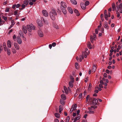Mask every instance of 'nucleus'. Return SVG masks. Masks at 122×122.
I'll return each instance as SVG.
<instances>
[{"label":"nucleus","instance_id":"1","mask_svg":"<svg viewBox=\"0 0 122 122\" xmlns=\"http://www.w3.org/2000/svg\"><path fill=\"white\" fill-rule=\"evenodd\" d=\"M50 15L52 19L54 20L55 19V17L57 15V13L54 10H52L50 12Z\"/></svg>","mask_w":122,"mask_h":122},{"label":"nucleus","instance_id":"2","mask_svg":"<svg viewBox=\"0 0 122 122\" xmlns=\"http://www.w3.org/2000/svg\"><path fill=\"white\" fill-rule=\"evenodd\" d=\"M97 107V106H91V107H89L88 109L89 110L88 111V112L90 114H93L94 113V112L91 110H93V108L95 109Z\"/></svg>","mask_w":122,"mask_h":122},{"label":"nucleus","instance_id":"3","mask_svg":"<svg viewBox=\"0 0 122 122\" xmlns=\"http://www.w3.org/2000/svg\"><path fill=\"white\" fill-rule=\"evenodd\" d=\"M96 34L94 33L93 34V36L92 35H91L90 36V40L91 42L92 43L93 42V40H96Z\"/></svg>","mask_w":122,"mask_h":122},{"label":"nucleus","instance_id":"4","mask_svg":"<svg viewBox=\"0 0 122 122\" xmlns=\"http://www.w3.org/2000/svg\"><path fill=\"white\" fill-rule=\"evenodd\" d=\"M61 8L62 9L63 8H66L67 7V6L65 3L63 1H61Z\"/></svg>","mask_w":122,"mask_h":122},{"label":"nucleus","instance_id":"5","mask_svg":"<svg viewBox=\"0 0 122 122\" xmlns=\"http://www.w3.org/2000/svg\"><path fill=\"white\" fill-rule=\"evenodd\" d=\"M38 35L40 37H43V33L42 31L40 29L38 30Z\"/></svg>","mask_w":122,"mask_h":122},{"label":"nucleus","instance_id":"6","mask_svg":"<svg viewBox=\"0 0 122 122\" xmlns=\"http://www.w3.org/2000/svg\"><path fill=\"white\" fill-rule=\"evenodd\" d=\"M42 13L43 15L45 17H47L48 16V14L46 10H43L42 11Z\"/></svg>","mask_w":122,"mask_h":122},{"label":"nucleus","instance_id":"7","mask_svg":"<svg viewBox=\"0 0 122 122\" xmlns=\"http://www.w3.org/2000/svg\"><path fill=\"white\" fill-rule=\"evenodd\" d=\"M106 16H104L106 20H108V17L110 16V12H108L106 14Z\"/></svg>","mask_w":122,"mask_h":122},{"label":"nucleus","instance_id":"8","mask_svg":"<svg viewBox=\"0 0 122 122\" xmlns=\"http://www.w3.org/2000/svg\"><path fill=\"white\" fill-rule=\"evenodd\" d=\"M17 41L19 44H21L22 43V41L21 39L19 36L17 37Z\"/></svg>","mask_w":122,"mask_h":122},{"label":"nucleus","instance_id":"9","mask_svg":"<svg viewBox=\"0 0 122 122\" xmlns=\"http://www.w3.org/2000/svg\"><path fill=\"white\" fill-rule=\"evenodd\" d=\"M22 29L24 33L26 34L27 33V30H26V27L25 25H23L22 27Z\"/></svg>","mask_w":122,"mask_h":122},{"label":"nucleus","instance_id":"10","mask_svg":"<svg viewBox=\"0 0 122 122\" xmlns=\"http://www.w3.org/2000/svg\"><path fill=\"white\" fill-rule=\"evenodd\" d=\"M14 45L15 48L17 50L19 49V45L17 43L15 42L14 43Z\"/></svg>","mask_w":122,"mask_h":122},{"label":"nucleus","instance_id":"11","mask_svg":"<svg viewBox=\"0 0 122 122\" xmlns=\"http://www.w3.org/2000/svg\"><path fill=\"white\" fill-rule=\"evenodd\" d=\"M81 7L82 9L85 10L86 8V5H84V3L82 2L80 4Z\"/></svg>","mask_w":122,"mask_h":122},{"label":"nucleus","instance_id":"12","mask_svg":"<svg viewBox=\"0 0 122 122\" xmlns=\"http://www.w3.org/2000/svg\"><path fill=\"white\" fill-rule=\"evenodd\" d=\"M7 45L10 48L11 47V43L10 40H8V41Z\"/></svg>","mask_w":122,"mask_h":122},{"label":"nucleus","instance_id":"13","mask_svg":"<svg viewBox=\"0 0 122 122\" xmlns=\"http://www.w3.org/2000/svg\"><path fill=\"white\" fill-rule=\"evenodd\" d=\"M98 100L96 98H94L93 101V104L94 105L97 104L98 102Z\"/></svg>","mask_w":122,"mask_h":122},{"label":"nucleus","instance_id":"14","mask_svg":"<svg viewBox=\"0 0 122 122\" xmlns=\"http://www.w3.org/2000/svg\"><path fill=\"white\" fill-rule=\"evenodd\" d=\"M6 51L7 54L8 55H10L11 54L10 50L8 48H6Z\"/></svg>","mask_w":122,"mask_h":122},{"label":"nucleus","instance_id":"15","mask_svg":"<svg viewBox=\"0 0 122 122\" xmlns=\"http://www.w3.org/2000/svg\"><path fill=\"white\" fill-rule=\"evenodd\" d=\"M28 30L30 32L31 31V26L29 25H27L26 26Z\"/></svg>","mask_w":122,"mask_h":122},{"label":"nucleus","instance_id":"16","mask_svg":"<svg viewBox=\"0 0 122 122\" xmlns=\"http://www.w3.org/2000/svg\"><path fill=\"white\" fill-rule=\"evenodd\" d=\"M77 107V104H74L72 106L71 109H72V110H75L76 108Z\"/></svg>","mask_w":122,"mask_h":122},{"label":"nucleus","instance_id":"17","mask_svg":"<svg viewBox=\"0 0 122 122\" xmlns=\"http://www.w3.org/2000/svg\"><path fill=\"white\" fill-rule=\"evenodd\" d=\"M11 22L12 24L10 26L9 28L8 29H10L15 24V23L13 20H12L11 21Z\"/></svg>","mask_w":122,"mask_h":122},{"label":"nucleus","instance_id":"18","mask_svg":"<svg viewBox=\"0 0 122 122\" xmlns=\"http://www.w3.org/2000/svg\"><path fill=\"white\" fill-rule=\"evenodd\" d=\"M96 65H94L93 66L92 72L94 73L96 71Z\"/></svg>","mask_w":122,"mask_h":122},{"label":"nucleus","instance_id":"19","mask_svg":"<svg viewBox=\"0 0 122 122\" xmlns=\"http://www.w3.org/2000/svg\"><path fill=\"white\" fill-rule=\"evenodd\" d=\"M112 7L113 11H115L116 10L115 5L114 3H113L112 4Z\"/></svg>","mask_w":122,"mask_h":122},{"label":"nucleus","instance_id":"20","mask_svg":"<svg viewBox=\"0 0 122 122\" xmlns=\"http://www.w3.org/2000/svg\"><path fill=\"white\" fill-rule=\"evenodd\" d=\"M82 55L84 56L85 58H86L87 57V53L86 51H85L82 53Z\"/></svg>","mask_w":122,"mask_h":122},{"label":"nucleus","instance_id":"21","mask_svg":"<svg viewBox=\"0 0 122 122\" xmlns=\"http://www.w3.org/2000/svg\"><path fill=\"white\" fill-rule=\"evenodd\" d=\"M70 0L72 4L75 5L77 4V2L76 0Z\"/></svg>","mask_w":122,"mask_h":122},{"label":"nucleus","instance_id":"22","mask_svg":"<svg viewBox=\"0 0 122 122\" xmlns=\"http://www.w3.org/2000/svg\"><path fill=\"white\" fill-rule=\"evenodd\" d=\"M87 46L89 49H92V46L90 42H88L87 44Z\"/></svg>","mask_w":122,"mask_h":122},{"label":"nucleus","instance_id":"23","mask_svg":"<svg viewBox=\"0 0 122 122\" xmlns=\"http://www.w3.org/2000/svg\"><path fill=\"white\" fill-rule=\"evenodd\" d=\"M68 9L70 13L71 14H72L73 13V11L72 10L71 8L70 7H68Z\"/></svg>","mask_w":122,"mask_h":122},{"label":"nucleus","instance_id":"24","mask_svg":"<svg viewBox=\"0 0 122 122\" xmlns=\"http://www.w3.org/2000/svg\"><path fill=\"white\" fill-rule=\"evenodd\" d=\"M65 8H63L62 9H61V10H62V12L64 14H66L67 13V12L66 11Z\"/></svg>","mask_w":122,"mask_h":122},{"label":"nucleus","instance_id":"25","mask_svg":"<svg viewBox=\"0 0 122 122\" xmlns=\"http://www.w3.org/2000/svg\"><path fill=\"white\" fill-rule=\"evenodd\" d=\"M74 12L76 13L77 16H79L80 15L78 11L76 10H75L74 11Z\"/></svg>","mask_w":122,"mask_h":122},{"label":"nucleus","instance_id":"26","mask_svg":"<svg viewBox=\"0 0 122 122\" xmlns=\"http://www.w3.org/2000/svg\"><path fill=\"white\" fill-rule=\"evenodd\" d=\"M61 97L62 99L64 100H65L66 98V97L65 95L62 94L61 96Z\"/></svg>","mask_w":122,"mask_h":122},{"label":"nucleus","instance_id":"27","mask_svg":"<svg viewBox=\"0 0 122 122\" xmlns=\"http://www.w3.org/2000/svg\"><path fill=\"white\" fill-rule=\"evenodd\" d=\"M55 116L57 118H59L60 116V114L58 113H56L55 114Z\"/></svg>","mask_w":122,"mask_h":122},{"label":"nucleus","instance_id":"28","mask_svg":"<svg viewBox=\"0 0 122 122\" xmlns=\"http://www.w3.org/2000/svg\"><path fill=\"white\" fill-rule=\"evenodd\" d=\"M73 82H72L71 81H70V82H69V86L71 87H73Z\"/></svg>","mask_w":122,"mask_h":122},{"label":"nucleus","instance_id":"29","mask_svg":"<svg viewBox=\"0 0 122 122\" xmlns=\"http://www.w3.org/2000/svg\"><path fill=\"white\" fill-rule=\"evenodd\" d=\"M64 91H65L66 93L67 94H68V92L66 87L65 86H64Z\"/></svg>","mask_w":122,"mask_h":122},{"label":"nucleus","instance_id":"30","mask_svg":"<svg viewBox=\"0 0 122 122\" xmlns=\"http://www.w3.org/2000/svg\"><path fill=\"white\" fill-rule=\"evenodd\" d=\"M59 112L60 113L61 112L63 109L62 108V107L61 105L59 107Z\"/></svg>","mask_w":122,"mask_h":122},{"label":"nucleus","instance_id":"31","mask_svg":"<svg viewBox=\"0 0 122 122\" xmlns=\"http://www.w3.org/2000/svg\"><path fill=\"white\" fill-rule=\"evenodd\" d=\"M3 45L4 46V48L5 51H6V44L5 43H4L3 44Z\"/></svg>","mask_w":122,"mask_h":122},{"label":"nucleus","instance_id":"32","mask_svg":"<svg viewBox=\"0 0 122 122\" xmlns=\"http://www.w3.org/2000/svg\"><path fill=\"white\" fill-rule=\"evenodd\" d=\"M12 51L14 54L15 53H16V51L14 47L12 48Z\"/></svg>","mask_w":122,"mask_h":122},{"label":"nucleus","instance_id":"33","mask_svg":"<svg viewBox=\"0 0 122 122\" xmlns=\"http://www.w3.org/2000/svg\"><path fill=\"white\" fill-rule=\"evenodd\" d=\"M18 11V10H16L14 11V15H16V16L17 17L18 16V15H17V14Z\"/></svg>","mask_w":122,"mask_h":122},{"label":"nucleus","instance_id":"34","mask_svg":"<svg viewBox=\"0 0 122 122\" xmlns=\"http://www.w3.org/2000/svg\"><path fill=\"white\" fill-rule=\"evenodd\" d=\"M70 79H71V81L74 82V79L73 77L71 75H70Z\"/></svg>","mask_w":122,"mask_h":122},{"label":"nucleus","instance_id":"35","mask_svg":"<svg viewBox=\"0 0 122 122\" xmlns=\"http://www.w3.org/2000/svg\"><path fill=\"white\" fill-rule=\"evenodd\" d=\"M105 26H104L105 28H107L108 27L107 23L106 21H105L104 23Z\"/></svg>","mask_w":122,"mask_h":122},{"label":"nucleus","instance_id":"36","mask_svg":"<svg viewBox=\"0 0 122 122\" xmlns=\"http://www.w3.org/2000/svg\"><path fill=\"white\" fill-rule=\"evenodd\" d=\"M118 3V2H117L116 3V6L117 7V9H116V12H118V11L119 10V9L118 8V5H117V4Z\"/></svg>","mask_w":122,"mask_h":122},{"label":"nucleus","instance_id":"37","mask_svg":"<svg viewBox=\"0 0 122 122\" xmlns=\"http://www.w3.org/2000/svg\"><path fill=\"white\" fill-rule=\"evenodd\" d=\"M29 3V1L27 0L25 1L24 2V4H25L26 6Z\"/></svg>","mask_w":122,"mask_h":122},{"label":"nucleus","instance_id":"38","mask_svg":"<svg viewBox=\"0 0 122 122\" xmlns=\"http://www.w3.org/2000/svg\"><path fill=\"white\" fill-rule=\"evenodd\" d=\"M81 117L80 115H79V114L78 115V116L76 117H75L74 118L75 119H76V120L79 119Z\"/></svg>","mask_w":122,"mask_h":122},{"label":"nucleus","instance_id":"39","mask_svg":"<svg viewBox=\"0 0 122 122\" xmlns=\"http://www.w3.org/2000/svg\"><path fill=\"white\" fill-rule=\"evenodd\" d=\"M38 25L40 26H42V24L41 21L38 22Z\"/></svg>","mask_w":122,"mask_h":122},{"label":"nucleus","instance_id":"40","mask_svg":"<svg viewBox=\"0 0 122 122\" xmlns=\"http://www.w3.org/2000/svg\"><path fill=\"white\" fill-rule=\"evenodd\" d=\"M76 59L77 61H79L80 62H81L82 61V60L81 58H79L77 57H76Z\"/></svg>","mask_w":122,"mask_h":122},{"label":"nucleus","instance_id":"41","mask_svg":"<svg viewBox=\"0 0 122 122\" xmlns=\"http://www.w3.org/2000/svg\"><path fill=\"white\" fill-rule=\"evenodd\" d=\"M89 4V1H86L85 3V5L86 6H87Z\"/></svg>","mask_w":122,"mask_h":122},{"label":"nucleus","instance_id":"42","mask_svg":"<svg viewBox=\"0 0 122 122\" xmlns=\"http://www.w3.org/2000/svg\"><path fill=\"white\" fill-rule=\"evenodd\" d=\"M54 27L56 29H58L59 28V27L58 26L56 25L55 24H54L53 25Z\"/></svg>","mask_w":122,"mask_h":122},{"label":"nucleus","instance_id":"43","mask_svg":"<svg viewBox=\"0 0 122 122\" xmlns=\"http://www.w3.org/2000/svg\"><path fill=\"white\" fill-rule=\"evenodd\" d=\"M118 8L120 9H121L122 8V3H121L118 6Z\"/></svg>","mask_w":122,"mask_h":122},{"label":"nucleus","instance_id":"44","mask_svg":"<svg viewBox=\"0 0 122 122\" xmlns=\"http://www.w3.org/2000/svg\"><path fill=\"white\" fill-rule=\"evenodd\" d=\"M121 48V46L120 45L118 46V48L117 49V52H118L119 51V50H120Z\"/></svg>","mask_w":122,"mask_h":122},{"label":"nucleus","instance_id":"45","mask_svg":"<svg viewBox=\"0 0 122 122\" xmlns=\"http://www.w3.org/2000/svg\"><path fill=\"white\" fill-rule=\"evenodd\" d=\"M25 6H26V5H24V4L22 5L21 6V7H22V8L20 9V10H22L23 9H24L25 8Z\"/></svg>","mask_w":122,"mask_h":122},{"label":"nucleus","instance_id":"46","mask_svg":"<svg viewBox=\"0 0 122 122\" xmlns=\"http://www.w3.org/2000/svg\"><path fill=\"white\" fill-rule=\"evenodd\" d=\"M92 87V85L90 83L89 84V85L88 87V90H90L91 88Z\"/></svg>","mask_w":122,"mask_h":122},{"label":"nucleus","instance_id":"47","mask_svg":"<svg viewBox=\"0 0 122 122\" xmlns=\"http://www.w3.org/2000/svg\"><path fill=\"white\" fill-rule=\"evenodd\" d=\"M90 97V96L89 95H88L86 98V102H87L89 98Z\"/></svg>","mask_w":122,"mask_h":122},{"label":"nucleus","instance_id":"48","mask_svg":"<svg viewBox=\"0 0 122 122\" xmlns=\"http://www.w3.org/2000/svg\"><path fill=\"white\" fill-rule=\"evenodd\" d=\"M114 48V46H112L111 48V49L110 50V52H113L114 51L113 49Z\"/></svg>","mask_w":122,"mask_h":122},{"label":"nucleus","instance_id":"49","mask_svg":"<svg viewBox=\"0 0 122 122\" xmlns=\"http://www.w3.org/2000/svg\"><path fill=\"white\" fill-rule=\"evenodd\" d=\"M60 103L62 104H64V101L61 99L60 101Z\"/></svg>","mask_w":122,"mask_h":122},{"label":"nucleus","instance_id":"50","mask_svg":"<svg viewBox=\"0 0 122 122\" xmlns=\"http://www.w3.org/2000/svg\"><path fill=\"white\" fill-rule=\"evenodd\" d=\"M98 29H96L95 30V32L96 34H97L98 33Z\"/></svg>","mask_w":122,"mask_h":122},{"label":"nucleus","instance_id":"51","mask_svg":"<svg viewBox=\"0 0 122 122\" xmlns=\"http://www.w3.org/2000/svg\"><path fill=\"white\" fill-rule=\"evenodd\" d=\"M31 30H34L35 29V28L34 26L33 25L31 26Z\"/></svg>","mask_w":122,"mask_h":122},{"label":"nucleus","instance_id":"52","mask_svg":"<svg viewBox=\"0 0 122 122\" xmlns=\"http://www.w3.org/2000/svg\"><path fill=\"white\" fill-rule=\"evenodd\" d=\"M3 18L5 21L7 19V17L5 16H3Z\"/></svg>","mask_w":122,"mask_h":122},{"label":"nucleus","instance_id":"53","mask_svg":"<svg viewBox=\"0 0 122 122\" xmlns=\"http://www.w3.org/2000/svg\"><path fill=\"white\" fill-rule=\"evenodd\" d=\"M70 119L69 117L68 116L66 118V122H68Z\"/></svg>","mask_w":122,"mask_h":122},{"label":"nucleus","instance_id":"54","mask_svg":"<svg viewBox=\"0 0 122 122\" xmlns=\"http://www.w3.org/2000/svg\"><path fill=\"white\" fill-rule=\"evenodd\" d=\"M56 45V44L55 42H53L52 43V45L53 47L55 46Z\"/></svg>","mask_w":122,"mask_h":122},{"label":"nucleus","instance_id":"55","mask_svg":"<svg viewBox=\"0 0 122 122\" xmlns=\"http://www.w3.org/2000/svg\"><path fill=\"white\" fill-rule=\"evenodd\" d=\"M80 58H81V60L83 59L84 58V56H83L82 55H81L80 56Z\"/></svg>","mask_w":122,"mask_h":122},{"label":"nucleus","instance_id":"56","mask_svg":"<svg viewBox=\"0 0 122 122\" xmlns=\"http://www.w3.org/2000/svg\"><path fill=\"white\" fill-rule=\"evenodd\" d=\"M20 5V4H17L16 6V8H19Z\"/></svg>","mask_w":122,"mask_h":122},{"label":"nucleus","instance_id":"57","mask_svg":"<svg viewBox=\"0 0 122 122\" xmlns=\"http://www.w3.org/2000/svg\"><path fill=\"white\" fill-rule=\"evenodd\" d=\"M107 13V11L106 10H105L104 11V16H106V14Z\"/></svg>","mask_w":122,"mask_h":122},{"label":"nucleus","instance_id":"58","mask_svg":"<svg viewBox=\"0 0 122 122\" xmlns=\"http://www.w3.org/2000/svg\"><path fill=\"white\" fill-rule=\"evenodd\" d=\"M117 17H119L120 14L119 13V12H117Z\"/></svg>","mask_w":122,"mask_h":122},{"label":"nucleus","instance_id":"59","mask_svg":"<svg viewBox=\"0 0 122 122\" xmlns=\"http://www.w3.org/2000/svg\"><path fill=\"white\" fill-rule=\"evenodd\" d=\"M106 73L108 74H109L110 73V71L109 70L107 69L106 71Z\"/></svg>","mask_w":122,"mask_h":122},{"label":"nucleus","instance_id":"60","mask_svg":"<svg viewBox=\"0 0 122 122\" xmlns=\"http://www.w3.org/2000/svg\"><path fill=\"white\" fill-rule=\"evenodd\" d=\"M103 76L104 77L107 78V74L106 73H104L103 75Z\"/></svg>","mask_w":122,"mask_h":122},{"label":"nucleus","instance_id":"61","mask_svg":"<svg viewBox=\"0 0 122 122\" xmlns=\"http://www.w3.org/2000/svg\"><path fill=\"white\" fill-rule=\"evenodd\" d=\"M82 94L81 93H80V94H79V98H81V97H82Z\"/></svg>","mask_w":122,"mask_h":122},{"label":"nucleus","instance_id":"62","mask_svg":"<svg viewBox=\"0 0 122 122\" xmlns=\"http://www.w3.org/2000/svg\"><path fill=\"white\" fill-rule=\"evenodd\" d=\"M9 8H7L5 10V12H8L9 11Z\"/></svg>","mask_w":122,"mask_h":122},{"label":"nucleus","instance_id":"63","mask_svg":"<svg viewBox=\"0 0 122 122\" xmlns=\"http://www.w3.org/2000/svg\"><path fill=\"white\" fill-rule=\"evenodd\" d=\"M16 36L15 35H14L13 36V39H16Z\"/></svg>","mask_w":122,"mask_h":122},{"label":"nucleus","instance_id":"64","mask_svg":"<svg viewBox=\"0 0 122 122\" xmlns=\"http://www.w3.org/2000/svg\"><path fill=\"white\" fill-rule=\"evenodd\" d=\"M54 122H59L58 119H56L55 120Z\"/></svg>","mask_w":122,"mask_h":122}]
</instances>
